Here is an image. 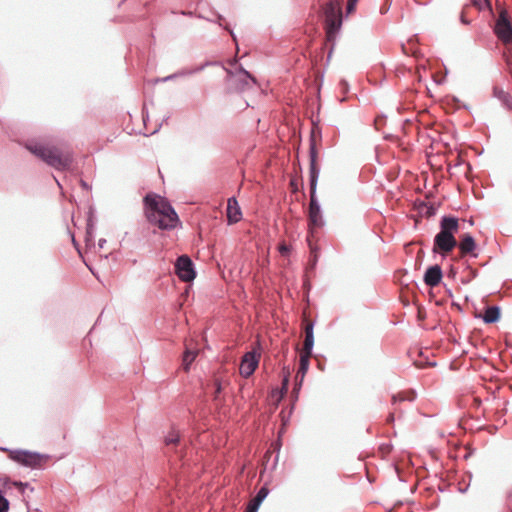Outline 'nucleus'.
Instances as JSON below:
<instances>
[{
  "label": "nucleus",
  "instance_id": "50",
  "mask_svg": "<svg viewBox=\"0 0 512 512\" xmlns=\"http://www.w3.org/2000/svg\"><path fill=\"white\" fill-rule=\"evenodd\" d=\"M417 38H418V35L417 34H414L413 36H411L408 40V43L409 44H416L417 43Z\"/></svg>",
  "mask_w": 512,
  "mask_h": 512
},
{
  "label": "nucleus",
  "instance_id": "51",
  "mask_svg": "<svg viewBox=\"0 0 512 512\" xmlns=\"http://www.w3.org/2000/svg\"><path fill=\"white\" fill-rule=\"evenodd\" d=\"M460 21H461V23H462V24H464V25H469V24H470V20H468V19L464 16V14H461V16H460Z\"/></svg>",
  "mask_w": 512,
  "mask_h": 512
},
{
  "label": "nucleus",
  "instance_id": "35",
  "mask_svg": "<svg viewBox=\"0 0 512 512\" xmlns=\"http://www.w3.org/2000/svg\"><path fill=\"white\" fill-rule=\"evenodd\" d=\"M401 48H402V51L404 54L406 55H411V56H414V57H418L420 55V52L417 48H412L410 50H408L405 46V44H401Z\"/></svg>",
  "mask_w": 512,
  "mask_h": 512
},
{
  "label": "nucleus",
  "instance_id": "20",
  "mask_svg": "<svg viewBox=\"0 0 512 512\" xmlns=\"http://www.w3.org/2000/svg\"><path fill=\"white\" fill-rule=\"evenodd\" d=\"M95 238V214L93 208H90L87 213L86 219V232H85V242L87 245H90L94 242Z\"/></svg>",
  "mask_w": 512,
  "mask_h": 512
},
{
  "label": "nucleus",
  "instance_id": "54",
  "mask_svg": "<svg viewBox=\"0 0 512 512\" xmlns=\"http://www.w3.org/2000/svg\"><path fill=\"white\" fill-rule=\"evenodd\" d=\"M389 8H390V5H386V4H385V5H383V6L380 8V13H381V14H385V13H387V11L389 10Z\"/></svg>",
  "mask_w": 512,
  "mask_h": 512
},
{
  "label": "nucleus",
  "instance_id": "21",
  "mask_svg": "<svg viewBox=\"0 0 512 512\" xmlns=\"http://www.w3.org/2000/svg\"><path fill=\"white\" fill-rule=\"evenodd\" d=\"M314 326L315 321L310 322L305 328L304 354L311 356L314 348Z\"/></svg>",
  "mask_w": 512,
  "mask_h": 512
},
{
  "label": "nucleus",
  "instance_id": "41",
  "mask_svg": "<svg viewBox=\"0 0 512 512\" xmlns=\"http://www.w3.org/2000/svg\"><path fill=\"white\" fill-rule=\"evenodd\" d=\"M310 255H318L320 254V248L316 244H313L309 241Z\"/></svg>",
  "mask_w": 512,
  "mask_h": 512
},
{
  "label": "nucleus",
  "instance_id": "44",
  "mask_svg": "<svg viewBox=\"0 0 512 512\" xmlns=\"http://www.w3.org/2000/svg\"><path fill=\"white\" fill-rule=\"evenodd\" d=\"M2 480H3V486L5 488H10L11 486H13L12 482L14 480H11L9 477L5 476Z\"/></svg>",
  "mask_w": 512,
  "mask_h": 512
},
{
  "label": "nucleus",
  "instance_id": "36",
  "mask_svg": "<svg viewBox=\"0 0 512 512\" xmlns=\"http://www.w3.org/2000/svg\"><path fill=\"white\" fill-rule=\"evenodd\" d=\"M465 164L466 165V168H467V171L464 173L465 176L467 177L468 174L472 171V166L470 163H466L464 160H462L461 158H457L456 162L454 163L453 167H458L460 165H463Z\"/></svg>",
  "mask_w": 512,
  "mask_h": 512
},
{
  "label": "nucleus",
  "instance_id": "2",
  "mask_svg": "<svg viewBox=\"0 0 512 512\" xmlns=\"http://www.w3.org/2000/svg\"><path fill=\"white\" fill-rule=\"evenodd\" d=\"M25 148L48 166L59 171L69 170L73 162L71 156L62 154L57 147L47 146L36 140L27 141Z\"/></svg>",
  "mask_w": 512,
  "mask_h": 512
},
{
  "label": "nucleus",
  "instance_id": "29",
  "mask_svg": "<svg viewBox=\"0 0 512 512\" xmlns=\"http://www.w3.org/2000/svg\"><path fill=\"white\" fill-rule=\"evenodd\" d=\"M10 507L9 500L4 496L2 490H0V512H8Z\"/></svg>",
  "mask_w": 512,
  "mask_h": 512
},
{
  "label": "nucleus",
  "instance_id": "57",
  "mask_svg": "<svg viewBox=\"0 0 512 512\" xmlns=\"http://www.w3.org/2000/svg\"><path fill=\"white\" fill-rule=\"evenodd\" d=\"M395 421L394 415L391 413L388 415L387 422L393 423Z\"/></svg>",
  "mask_w": 512,
  "mask_h": 512
},
{
  "label": "nucleus",
  "instance_id": "37",
  "mask_svg": "<svg viewBox=\"0 0 512 512\" xmlns=\"http://www.w3.org/2000/svg\"><path fill=\"white\" fill-rule=\"evenodd\" d=\"M359 0H348L347 6H346V16L350 15L355 11L356 4Z\"/></svg>",
  "mask_w": 512,
  "mask_h": 512
},
{
  "label": "nucleus",
  "instance_id": "16",
  "mask_svg": "<svg viewBox=\"0 0 512 512\" xmlns=\"http://www.w3.org/2000/svg\"><path fill=\"white\" fill-rule=\"evenodd\" d=\"M242 218V211L235 196L227 200V222L229 225L239 222Z\"/></svg>",
  "mask_w": 512,
  "mask_h": 512
},
{
  "label": "nucleus",
  "instance_id": "38",
  "mask_svg": "<svg viewBox=\"0 0 512 512\" xmlns=\"http://www.w3.org/2000/svg\"><path fill=\"white\" fill-rule=\"evenodd\" d=\"M386 122V115L382 114L380 116H377L375 119V128L377 130L380 129L381 126H383Z\"/></svg>",
  "mask_w": 512,
  "mask_h": 512
},
{
  "label": "nucleus",
  "instance_id": "46",
  "mask_svg": "<svg viewBox=\"0 0 512 512\" xmlns=\"http://www.w3.org/2000/svg\"><path fill=\"white\" fill-rule=\"evenodd\" d=\"M399 397V400H408V401H413L415 398H416V394L415 392H411L410 395H408V397H401L400 395L398 396Z\"/></svg>",
  "mask_w": 512,
  "mask_h": 512
},
{
  "label": "nucleus",
  "instance_id": "7",
  "mask_svg": "<svg viewBox=\"0 0 512 512\" xmlns=\"http://www.w3.org/2000/svg\"><path fill=\"white\" fill-rule=\"evenodd\" d=\"M493 33L503 43H512V22L506 10L500 12L493 26Z\"/></svg>",
  "mask_w": 512,
  "mask_h": 512
},
{
  "label": "nucleus",
  "instance_id": "39",
  "mask_svg": "<svg viewBox=\"0 0 512 512\" xmlns=\"http://www.w3.org/2000/svg\"><path fill=\"white\" fill-rule=\"evenodd\" d=\"M339 87H340L341 92L343 94L348 93V91H349V83H348L347 80L341 79L340 82H339Z\"/></svg>",
  "mask_w": 512,
  "mask_h": 512
},
{
  "label": "nucleus",
  "instance_id": "17",
  "mask_svg": "<svg viewBox=\"0 0 512 512\" xmlns=\"http://www.w3.org/2000/svg\"><path fill=\"white\" fill-rule=\"evenodd\" d=\"M439 231L456 234L459 231V219L454 215H443L439 223Z\"/></svg>",
  "mask_w": 512,
  "mask_h": 512
},
{
  "label": "nucleus",
  "instance_id": "11",
  "mask_svg": "<svg viewBox=\"0 0 512 512\" xmlns=\"http://www.w3.org/2000/svg\"><path fill=\"white\" fill-rule=\"evenodd\" d=\"M310 366V356L307 355H301L299 359V367L295 378V383L292 391L291 398L294 399V401L298 400L299 392L301 390L304 377L309 369Z\"/></svg>",
  "mask_w": 512,
  "mask_h": 512
},
{
  "label": "nucleus",
  "instance_id": "61",
  "mask_svg": "<svg viewBox=\"0 0 512 512\" xmlns=\"http://www.w3.org/2000/svg\"><path fill=\"white\" fill-rule=\"evenodd\" d=\"M476 276H477V271L476 270H471L470 277L471 278H475Z\"/></svg>",
  "mask_w": 512,
  "mask_h": 512
},
{
  "label": "nucleus",
  "instance_id": "14",
  "mask_svg": "<svg viewBox=\"0 0 512 512\" xmlns=\"http://www.w3.org/2000/svg\"><path fill=\"white\" fill-rule=\"evenodd\" d=\"M164 445L167 452H173L179 457H183L185 446L182 445L181 436L175 431H171L164 437Z\"/></svg>",
  "mask_w": 512,
  "mask_h": 512
},
{
  "label": "nucleus",
  "instance_id": "27",
  "mask_svg": "<svg viewBox=\"0 0 512 512\" xmlns=\"http://www.w3.org/2000/svg\"><path fill=\"white\" fill-rule=\"evenodd\" d=\"M418 211L421 215H424L427 218L433 217L436 215L437 208L434 204L426 203L424 201L420 202L418 206Z\"/></svg>",
  "mask_w": 512,
  "mask_h": 512
},
{
  "label": "nucleus",
  "instance_id": "10",
  "mask_svg": "<svg viewBox=\"0 0 512 512\" xmlns=\"http://www.w3.org/2000/svg\"><path fill=\"white\" fill-rule=\"evenodd\" d=\"M260 352L256 349L246 352L241 360L240 374L244 378H249L258 368L260 361Z\"/></svg>",
  "mask_w": 512,
  "mask_h": 512
},
{
  "label": "nucleus",
  "instance_id": "56",
  "mask_svg": "<svg viewBox=\"0 0 512 512\" xmlns=\"http://www.w3.org/2000/svg\"><path fill=\"white\" fill-rule=\"evenodd\" d=\"M106 243V240L104 238L99 239L98 246L99 248H103Z\"/></svg>",
  "mask_w": 512,
  "mask_h": 512
},
{
  "label": "nucleus",
  "instance_id": "3",
  "mask_svg": "<svg viewBox=\"0 0 512 512\" xmlns=\"http://www.w3.org/2000/svg\"><path fill=\"white\" fill-rule=\"evenodd\" d=\"M344 0H329L323 6V12L326 17L325 21V31H326V41L332 43V46L328 52L327 62L331 59L333 50H334V42L336 35L340 32L343 22V7Z\"/></svg>",
  "mask_w": 512,
  "mask_h": 512
},
{
  "label": "nucleus",
  "instance_id": "58",
  "mask_svg": "<svg viewBox=\"0 0 512 512\" xmlns=\"http://www.w3.org/2000/svg\"><path fill=\"white\" fill-rule=\"evenodd\" d=\"M468 487H469V484H468L467 486H465V487H459V488H458V491H459L460 493H465V492L468 490Z\"/></svg>",
  "mask_w": 512,
  "mask_h": 512
},
{
  "label": "nucleus",
  "instance_id": "34",
  "mask_svg": "<svg viewBox=\"0 0 512 512\" xmlns=\"http://www.w3.org/2000/svg\"><path fill=\"white\" fill-rule=\"evenodd\" d=\"M290 189L292 193H298L301 189H303V185L299 186L298 180L296 178H291L290 180Z\"/></svg>",
  "mask_w": 512,
  "mask_h": 512
},
{
  "label": "nucleus",
  "instance_id": "64",
  "mask_svg": "<svg viewBox=\"0 0 512 512\" xmlns=\"http://www.w3.org/2000/svg\"><path fill=\"white\" fill-rule=\"evenodd\" d=\"M169 118H170V116H169V115H168V116H166V117H164L163 121H161V123H160V124H161V125H162V124H164V122H167Z\"/></svg>",
  "mask_w": 512,
  "mask_h": 512
},
{
  "label": "nucleus",
  "instance_id": "52",
  "mask_svg": "<svg viewBox=\"0 0 512 512\" xmlns=\"http://www.w3.org/2000/svg\"><path fill=\"white\" fill-rule=\"evenodd\" d=\"M280 252L283 254V255H287L289 252H290V248L288 246H282L281 249H280Z\"/></svg>",
  "mask_w": 512,
  "mask_h": 512
},
{
  "label": "nucleus",
  "instance_id": "13",
  "mask_svg": "<svg viewBox=\"0 0 512 512\" xmlns=\"http://www.w3.org/2000/svg\"><path fill=\"white\" fill-rule=\"evenodd\" d=\"M443 279V270L439 264L430 265L426 268L423 281L428 287L438 286Z\"/></svg>",
  "mask_w": 512,
  "mask_h": 512
},
{
  "label": "nucleus",
  "instance_id": "9",
  "mask_svg": "<svg viewBox=\"0 0 512 512\" xmlns=\"http://www.w3.org/2000/svg\"><path fill=\"white\" fill-rule=\"evenodd\" d=\"M308 224L313 228H323L325 220L322 213L320 202L317 198V193H310V204L307 213Z\"/></svg>",
  "mask_w": 512,
  "mask_h": 512
},
{
  "label": "nucleus",
  "instance_id": "5",
  "mask_svg": "<svg viewBox=\"0 0 512 512\" xmlns=\"http://www.w3.org/2000/svg\"><path fill=\"white\" fill-rule=\"evenodd\" d=\"M2 450L9 453V459L13 462L32 470L44 469L45 464L51 459V455L32 451L28 449H7Z\"/></svg>",
  "mask_w": 512,
  "mask_h": 512
},
{
  "label": "nucleus",
  "instance_id": "24",
  "mask_svg": "<svg viewBox=\"0 0 512 512\" xmlns=\"http://www.w3.org/2000/svg\"><path fill=\"white\" fill-rule=\"evenodd\" d=\"M217 64H218V62H216V61H206L203 64L197 65L192 68H189V67L182 68V69L176 71L175 73L177 75V78L192 76L196 73L203 71L206 67L214 66Z\"/></svg>",
  "mask_w": 512,
  "mask_h": 512
},
{
  "label": "nucleus",
  "instance_id": "19",
  "mask_svg": "<svg viewBox=\"0 0 512 512\" xmlns=\"http://www.w3.org/2000/svg\"><path fill=\"white\" fill-rule=\"evenodd\" d=\"M227 74H228V84H229V89H231L232 87L236 90V91H244L249 83H248V80H251V78H246V77H236V75L231 71V70H228V69H225Z\"/></svg>",
  "mask_w": 512,
  "mask_h": 512
},
{
  "label": "nucleus",
  "instance_id": "1",
  "mask_svg": "<svg viewBox=\"0 0 512 512\" xmlns=\"http://www.w3.org/2000/svg\"><path fill=\"white\" fill-rule=\"evenodd\" d=\"M144 213L147 221L164 231H170L181 225L179 216L166 197L148 192L143 198Z\"/></svg>",
  "mask_w": 512,
  "mask_h": 512
},
{
  "label": "nucleus",
  "instance_id": "4",
  "mask_svg": "<svg viewBox=\"0 0 512 512\" xmlns=\"http://www.w3.org/2000/svg\"><path fill=\"white\" fill-rule=\"evenodd\" d=\"M313 127L311 129L309 139V192L317 193V184L320 175V166L317 163L318 149L317 140L322 139V131L318 125V120H312Z\"/></svg>",
  "mask_w": 512,
  "mask_h": 512
},
{
  "label": "nucleus",
  "instance_id": "6",
  "mask_svg": "<svg viewBox=\"0 0 512 512\" xmlns=\"http://www.w3.org/2000/svg\"><path fill=\"white\" fill-rule=\"evenodd\" d=\"M458 246L455 234L439 231L433 239L432 253L434 255L440 254L442 260L446 259L447 255Z\"/></svg>",
  "mask_w": 512,
  "mask_h": 512
},
{
  "label": "nucleus",
  "instance_id": "45",
  "mask_svg": "<svg viewBox=\"0 0 512 512\" xmlns=\"http://www.w3.org/2000/svg\"><path fill=\"white\" fill-rule=\"evenodd\" d=\"M142 115H143L144 125H146V121L149 119V115H148V111H147L145 104L143 105V108H142Z\"/></svg>",
  "mask_w": 512,
  "mask_h": 512
},
{
  "label": "nucleus",
  "instance_id": "25",
  "mask_svg": "<svg viewBox=\"0 0 512 512\" xmlns=\"http://www.w3.org/2000/svg\"><path fill=\"white\" fill-rule=\"evenodd\" d=\"M211 389H212V399L216 403H221L223 401L221 395L223 392V381L221 378L213 377L211 381Z\"/></svg>",
  "mask_w": 512,
  "mask_h": 512
},
{
  "label": "nucleus",
  "instance_id": "47",
  "mask_svg": "<svg viewBox=\"0 0 512 512\" xmlns=\"http://www.w3.org/2000/svg\"><path fill=\"white\" fill-rule=\"evenodd\" d=\"M80 186L82 187V189L84 190H91V185L88 184V182H86L85 180L81 179L80 180Z\"/></svg>",
  "mask_w": 512,
  "mask_h": 512
},
{
  "label": "nucleus",
  "instance_id": "26",
  "mask_svg": "<svg viewBox=\"0 0 512 512\" xmlns=\"http://www.w3.org/2000/svg\"><path fill=\"white\" fill-rule=\"evenodd\" d=\"M198 352L196 350L192 349H186L182 356V369L185 372H188L191 368L192 363L195 361L197 357Z\"/></svg>",
  "mask_w": 512,
  "mask_h": 512
},
{
  "label": "nucleus",
  "instance_id": "55",
  "mask_svg": "<svg viewBox=\"0 0 512 512\" xmlns=\"http://www.w3.org/2000/svg\"><path fill=\"white\" fill-rule=\"evenodd\" d=\"M506 64L509 67L510 72L512 73V58L511 57L506 58Z\"/></svg>",
  "mask_w": 512,
  "mask_h": 512
},
{
  "label": "nucleus",
  "instance_id": "15",
  "mask_svg": "<svg viewBox=\"0 0 512 512\" xmlns=\"http://www.w3.org/2000/svg\"><path fill=\"white\" fill-rule=\"evenodd\" d=\"M458 247L463 254L469 255L472 258L478 257L477 243L475 238L470 233H464L460 236Z\"/></svg>",
  "mask_w": 512,
  "mask_h": 512
},
{
  "label": "nucleus",
  "instance_id": "59",
  "mask_svg": "<svg viewBox=\"0 0 512 512\" xmlns=\"http://www.w3.org/2000/svg\"><path fill=\"white\" fill-rule=\"evenodd\" d=\"M445 81V78H442V79H434V82L437 84V85H441L443 84Z\"/></svg>",
  "mask_w": 512,
  "mask_h": 512
},
{
  "label": "nucleus",
  "instance_id": "18",
  "mask_svg": "<svg viewBox=\"0 0 512 512\" xmlns=\"http://www.w3.org/2000/svg\"><path fill=\"white\" fill-rule=\"evenodd\" d=\"M485 324H495L501 319V307L498 305L487 306L483 315H478Z\"/></svg>",
  "mask_w": 512,
  "mask_h": 512
},
{
  "label": "nucleus",
  "instance_id": "31",
  "mask_svg": "<svg viewBox=\"0 0 512 512\" xmlns=\"http://www.w3.org/2000/svg\"><path fill=\"white\" fill-rule=\"evenodd\" d=\"M270 493V490L267 486V484L263 485L256 493V496L257 498L259 499H262L263 501L267 498V496L269 495Z\"/></svg>",
  "mask_w": 512,
  "mask_h": 512
},
{
  "label": "nucleus",
  "instance_id": "22",
  "mask_svg": "<svg viewBox=\"0 0 512 512\" xmlns=\"http://www.w3.org/2000/svg\"><path fill=\"white\" fill-rule=\"evenodd\" d=\"M492 95L501 102L505 109L512 110V96L509 92L495 85L492 89Z\"/></svg>",
  "mask_w": 512,
  "mask_h": 512
},
{
  "label": "nucleus",
  "instance_id": "30",
  "mask_svg": "<svg viewBox=\"0 0 512 512\" xmlns=\"http://www.w3.org/2000/svg\"><path fill=\"white\" fill-rule=\"evenodd\" d=\"M295 402H296V401H294V399L292 398V403H291V405H290V407H289L288 414H287V416H286V417H285V416H283V419H282V421H283V426H286V425H287V423L289 422V419H290V417H291V415H292V413H293V411H294ZM284 413H285V411H284V410H282V411H281V414H282V415H284ZM282 430H285V427H282Z\"/></svg>",
  "mask_w": 512,
  "mask_h": 512
},
{
  "label": "nucleus",
  "instance_id": "43",
  "mask_svg": "<svg viewBox=\"0 0 512 512\" xmlns=\"http://www.w3.org/2000/svg\"><path fill=\"white\" fill-rule=\"evenodd\" d=\"M176 78H177L176 73H173V74H170V75H168V76H166V77H164V78H162V79H157V82H158V81H161V82L172 81V80H174V79H176Z\"/></svg>",
  "mask_w": 512,
  "mask_h": 512
},
{
  "label": "nucleus",
  "instance_id": "49",
  "mask_svg": "<svg viewBox=\"0 0 512 512\" xmlns=\"http://www.w3.org/2000/svg\"><path fill=\"white\" fill-rule=\"evenodd\" d=\"M251 503H253L254 505H257L258 507H260L261 504L263 503V500L259 499L257 497H254V499L251 501Z\"/></svg>",
  "mask_w": 512,
  "mask_h": 512
},
{
  "label": "nucleus",
  "instance_id": "12",
  "mask_svg": "<svg viewBox=\"0 0 512 512\" xmlns=\"http://www.w3.org/2000/svg\"><path fill=\"white\" fill-rule=\"evenodd\" d=\"M180 14L184 15V16H188V17L196 16L198 18L206 19L207 21L217 23L220 27H222L223 29H225L229 32L233 41L235 42L236 46L238 47V40H237L236 34L234 33L233 29L231 28V26L228 23H225V24L223 23L224 17H223V15L219 14L218 12H216V11L213 12L214 18H206V17L202 16L201 14L196 15L192 11H185V10H182L180 12Z\"/></svg>",
  "mask_w": 512,
  "mask_h": 512
},
{
  "label": "nucleus",
  "instance_id": "48",
  "mask_svg": "<svg viewBox=\"0 0 512 512\" xmlns=\"http://www.w3.org/2000/svg\"><path fill=\"white\" fill-rule=\"evenodd\" d=\"M71 239H72V244H73V246L76 248V250H77L78 252H80V246H79V243L76 241L75 236H74V234H73V233H71Z\"/></svg>",
  "mask_w": 512,
  "mask_h": 512
},
{
  "label": "nucleus",
  "instance_id": "23",
  "mask_svg": "<svg viewBox=\"0 0 512 512\" xmlns=\"http://www.w3.org/2000/svg\"><path fill=\"white\" fill-rule=\"evenodd\" d=\"M289 382H290V369H289V367H284L283 368L282 386L280 388L273 389L272 396L277 397L278 400H282L288 392Z\"/></svg>",
  "mask_w": 512,
  "mask_h": 512
},
{
  "label": "nucleus",
  "instance_id": "33",
  "mask_svg": "<svg viewBox=\"0 0 512 512\" xmlns=\"http://www.w3.org/2000/svg\"><path fill=\"white\" fill-rule=\"evenodd\" d=\"M482 2H484L485 6L491 11V13H493L490 0H472L473 5L478 7L480 10L482 9Z\"/></svg>",
  "mask_w": 512,
  "mask_h": 512
},
{
  "label": "nucleus",
  "instance_id": "32",
  "mask_svg": "<svg viewBox=\"0 0 512 512\" xmlns=\"http://www.w3.org/2000/svg\"><path fill=\"white\" fill-rule=\"evenodd\" d=\"M237 72L240 75V77L244 76L246 78H251L253 82H256L254 76L249 71H247L242 65H239V67L237 68Z\"/></svg>",
  "mask_w": 512,
  "mask_h": 512
},
{
  "label": "nucleus",
  "instance_id": "40",
  "mask_svg": "<svg viewBox=\"0 0 512 512\" xmlns=\"http://www.w3.org/2000/svg\"><path fill=\"white\" fill-rule=\"evenodd\" d=\"M318 260H319V256L318 255H310L309 266H310L311 270H314L316 268Z\"/></svg>",
  "mask_w": 512,
  "mask_h": 512
},
{
  "label": "nucleus",
  "instance_id": "53",
  "mask_svg": "<svg viewBox=\"0 0 512 512\" xmlns=\"http://www.w3.org/2000/svg\"><path fill=\"white\" fill-rule=\"evenodd\" d=\"M425 316H426V315H425V312L423 311V309H422V308H419V309H418V319H419V320H423V319L425 318Z\"/></svg>",
  "mask_w": 512,
  "mask_h": 512
},
{
  "label": "nucleus",
  "instance_id": "8",
  "mask_svg": "<svg viewBox=\"0 0 512 512\" xmlns=\"http://www.w3.org/2000/svg\"><path fill=\"white\" fill-rule=\"evenodd\" d=\"M175 274L181 281L190 282L197 276L195 264L192 259L186 255H180L174 265Z\"/></svg>",
  "mask_w": 512,
  "mask_h": 512
},
{
  "label": "nucleus",
  "instance_id": "62",
  "mask_svg": "<svg viewBox=\"0 0 512 512\" xmlns=\"http://www.w3.org/2000/svg\"><path fill=\"white\" fill-rule=\"evenodd\" d=\"M161 128V124H159L152 132L151 134H155L156 132H158Z\"/></svg>",
  "mask_w": 512,
  "mask_h": 512
},
{
  "label": "nucleus",
  "instance_id": "63",
  "mask_svg": "<svg viewBox=\"0 0 512 512\" xmlns=\"http://www.w3.org/2000/svg\"><path fill=\"white\" fill-rule=\"evenodd\" d=\"M169 118H170V116H169V115H168V116H166V117H164L163 121H161V123H160V124H161V125H162V124H164V122H167Z\"/></svg>",
  "mask_w": 512,
  "mask_h": 512
},
{
  "label": "nucleus",
  "instance_id": "42",
  "mask_svg": "<svg viewBox=\"0 0 512 512\" xmlns=\"http://www.w3.org/2000/svg\"><path fill=\"white\" fill-rule=\"evenodd\" d=\"M260 507L257 505H254L253 503L249 502L246 508V512H258Z\"/></svg>",
  "mask_w": 512,
  "mask_h": 512
},
{
  "label": "nucleus",
  "instance_id": "60",
  "mask_svg": "<svg viewBox=\"0 0 512 512\" xmlns=\"http://www.w3.org/2000/svg\"><path fill=\"white\" fill-rule=\"evenodd\" d=\"M278 459H279V455L277 454L276 457L274 458L273 469L277 466Z\"/></svg>",
  "mask_w": 512,
  "mask_h": 512
},
{
  "label": "nucleus",
  "instance_id": "28",
  "mask_svg": "<svg viewBox=\"0 0 512 512\" xmlns=\"http://www.w3.org/2000/svg\"><path fill=\"white\" fill-rule=\"evenodd\" d=\"M13 486L16 487L19 492L23 495L25 493V490L26 489H30L31 492L34 491V487L30 486V484L28 482H22V481H18V480H14L12 482Z\"/></svg>",
  "mask_w": 512,
  "mask_h": 512
}]
</instances>
